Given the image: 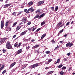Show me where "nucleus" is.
<instances>
[{
	"mask_svg": "<svg viewBox=\"0 0 75 75\" xmlns=\"http://www.w3.org/2000/svg\"><path fill=\"white\" fill-rule=\"evenodd\" d=\"M23 13V12L22 11H20L18 12V13L17 14V16H18V15H20L21 14Z\"/></svg>",
	"mask_w": 75,
	"mask_h": 75,
	"instance_id": "2f4dec72",
	"label": "nucleus"
},
{
	"mask_svg": "<svg viewBox=\"0 0 75 75\" xmlns=\"http://www.w3.org/2000/svg\"><path fill=\"white\" fill-rule=\"evenodd\" d=\"M27 32V30H25L23 32L21 33L20 35H24L26 34V33Z\"/></svg>",
	"mask_w": 75,
	"mask_h": 75,
	"instance_id": "f8f14e48",
	"label": "nucleus"
},
{
	"mask_svg": "<svg viewBox=\"0 0 75 75\" xmlns=\"http://www.w3.org/2000/svg\"><path fill=\"white\" fill-rule=\"evenodd\" d=\"M7 40V38H4L1 39L0 41V43H1V44H3Z\"/></svg>",
	"mask_w": 75,
	"mask_h": 75,
	"instance_id": "20e7f679",
	"label": "nucleus"
},
{
	"mask_svg": "<svg viewBox=\"0 0 75 75\" xmlns=\"http://www.w3.org/2000/svg\"><path fill=\"white\" fill-rule=\"evenodd\" d=\"M21 52H22V49H21L18 51H17L16 52V55H18V54H20V53H21Z\"/></svg>",
	"mask_w": 75,
	"mask_h": 75,
	"instance_id": "1a4fd4ad",
	"label": "nucleus"
},
{
	"mask_svg": "<svg viewBox=\"0 0 75 75\" xmlns=\"http://www.w3.org/2000/svg\"><path fill=\"white\" fill-rule=\"evenodd\" d=\"M62 24V22L60 21L57 24V27H60L61 25Z\"/></svg>",
	"mask_w": 75,
	"mask_h": 75,
	"instance_id": "f3484780",
	"label": "nucleus"
},
{
	"mask_svg": "<svg viewBox=\"0 0 75 75\" xmlns=\"http://www.w3.org/2000/svg\"><path fill=\"white\" fill-rule=\"evenodd\" d=\"M50 64V62L48 61L45 63V64Z\"/></svg>",
	"mask_w": 75,
	"mask_h": 75,
	"instance_id": "864d4df0",
	"label": "nucleus"
},
{
	"mask_svg": "<svg viewBox=\"0 0 75 75\" xmlns=\"http://www.w3.org/2000/svg\"><path fill=\"white\" fill-rule=\"evenodd\" d=\"M25 68V66H24L22 67V69H24V68Z\"/></svg>",
	"mask_w": 75,
	"mask_h": 75,
	"instance_id": "13d9d810",
	"label": "nucleus"
},
{
	"mask_svg": "<svg viewBox=\"0 0 75 75\" xmlns=\"http://www.w3.org/2000/svg\"><path fill=\"white\" fill-rule=\"evenodd\" d=\"M8 1V0H6L5 1V3H7Z\"/></svg>",
	"mask_w": 75,
	"mask_h": 75,
	"instance_id": "69168bd1",
	"label": "nucleus"
},
{
	"mask_svg": "<svg viewBox=\"0 0 75 75\" xmlns=\"http://www.w3.org/2000/svg\"><path fill=\"white\" fill-rule=\"evenodd\" d=\"M45 15V13H44L40 16H39V15H36L34 17V19H35V20H36V18H38L39 19H40V18H41L43 17H44Z\"/></svg>",
	"mask_w": 75,
	"mask_h": 75,
	"instance_id": "f03ea898",
	"label": "nucleus"
},
{
	"mask_svg": "<svg viewBox=\"0 0 75 75\" xmlns=\"http://www.w3.org/2000/svg\"><path fill=\"white\" fill-rule=\"evenodd\" d=\"M3 53H6V52H7V51L5 49H3L2 50Z\"/></svg>",
	"mask_w": 75,
	"mask_h": 75,
	"instance_id": "bb28decb",
	"label": "nucleus"
},
{
	"mask_svg": "<svg viewBox=\"0 0 75 75\" xmlns=\"http://www.w3.org/2000/svg\"><path fill=\"white\" fill-rule=\"evenodd\" d=\"M41 13V10L40 9H38L36 11V13H38V14H40Z\"/></svg>",
	"mask_w": 75,
	"mask_h": 75,
	"instance_id": "412c9836",
	"label": "nucleus"
},
{
	"mask_svg": "<svg viewBox=\"0 0 75 75\" xmlns=\"http://www.w3.org/2000/svg\"><path fill=\"white\" fill-rule=\"evenodd\" d=\"M29 68H30V69H33V66L32 65L30 66L29 67Z\"/></svg>",
	"mask_w": 75,
	"mask_h": 75,
	"instance_id": "a19ab883",
	"label": "nucleus"
},
{
	"mask_svg": "<svg viewBox=\"0 0 75 75\" xmlns=\"http://www.w3.org/2000/svg\"><path fill=\"white\" fill-rule=\"evenodd\" d=\"M75 73H73L72 74V75H75Z\"/></svg>",
	"mask_w": 75,
	"mask_h": 75,
	"instance_id": "774afa93",
	"label": "nucleus"
},
{
	"mask_svg": "<svg viewBox=\"0 0 75 75\" xmlns=\"http://www.w3.org/2000/svg\"><path fill=\"white\" fill-rule=\"evenodd\" d=\"M64 31V29H62V30H61L59 32V33L60 34H61L62 32H63Z\"/></svg>",
	"mask_w": 75,
	"mask_h": 75,
	"instance_id": "ea45409f",
	"label": "nucleus"
},
{
	"mask_svg": "<svg viewBox=\"0 0 75 75\" xmlns=\"http://www.w3.org/2000/svg\"><path fill=\"white\" fill-rule=\"evenodd\" d=\"M59 48V46H57L55 48V49L54 50L55 51V50H57Z\"/></svg>",
	"mask_w": 75,
	"mask_h": 75,
	"instance_id": "c756f323",
	"label": "nucleus"
},
{
	"mask_svg": "<svg viewBox=\"0 0 75 75\" xmlns=\"http://www.w3.org/2000/svg\"><path fill=\"white\" fill-rule=\"evenodd\" d=\"M4 68V65L3 64L2 65V67L0 68V72L1 70H3Z\"/></svg>",
	"mask_w": 75,
	"mask_h": 75,
	"instance_id": "dca6fc26",
	"label": "nucleus"
},
{
	"mask_svg": "<svg viewBox=\"0 0 75 75\" xmlns=\"http://www.w3.org/2000/svg\"><path fill=\"white\" fill-rule=\"evenodd\" d=\"M51 9L52 11H54V7H51Z\"/></svg>",
	"mask_w": 75,
	"mask_h": 75,
	"instance_id": "de8ad7c7",
	"label": "nucleus"
},
{
	"mask_svg": "<svg viewBox=\"0 0 75 75\" xmlns=\"http://www.w3.org/2000/svg\"><path fill=\"white\" fill-rule=\"evenodd\" d=\"M22 22L24 23H26L27 22H28V21L27 20V19H26L25 17H23L22 19Z\"/></svg>",
	"mask_w": 75,
	"mask_h": 75,
	"instance_id": "423d86ee",
	"label": "nucleus"
},
{
	"mask_svg": "<svg viewBox=\"0 0 75 75\" xmlns=\"http://www.w3.org/2000/svg\"><path fill=\"white\" fill-rule=\"evenodd\" d=\"M35 52L36 53V52H38V53H39V51L38 50H35Z\"/></svg>",
	"mask_w": 75,
	"mask_h": 75,
	"instance_id": "5fc2aeb1",
	"label": "nucleus"
},
{
	"mask_svg": "<svg viewBox=\"0 0 75 75\" xmlns=\"http://www.w3.org/2000/svg\"><path fill=\"white\" fill-rule=\"evenodd\" d=\"M71 55V53L69 52V53H67V55L68 57H69V55Z\"/></svg>",
	"mask_w": 75,
	"mask_h": 75,
	"instance_id": "3c124183",
	"label": "nucleus"
},
{
	"mask_svg": "<svg viewBox=\"0 0 75 75\" xmlns=\"http://www.w3.org/2000/svg\"><path fill=\"white\" fill-rule=\"evenodd\" d=\"M9 23V22H6V23H5L6 27H8V25Z\"/></svg>",
	"mask_w": 75,
	"mask_h": 75,
	"instance_id": "cd10ccee",
	"label": "nucleus"
},
{
	"mask_svg": "<svg viewBox=\"0 0 75 75\" xmlns=\"http://www.w3.org/2000/svg\"><path fill=\"white\" fill-rule=\"evenodd\" d=\"M35 29H36V28H34L33 29L32 31H34V30H35Z\"/></svg>",
	"mask_w": 75,
	"mask_h": 75,
	"instance_id": "680f3d73",
	"label": "nucleus"
},
{
	"mask_svg": "<svg viewBox=\"0 0 75 75\" xmlns=\"http://www.w3.org/2000/svg\"><path fill=\"white\" fill-rule=\"evenodd\" d=\"M19 64H22V63H23V62H22V61H21V60H20L19 61Z\"/></svg>",
	"mask_w": 75,
	"mask_h": 75,
	"instance_id": "49530a36",
	"label": "nucleus"
},
{
	"mask_svg": "<svg viewBox=\"0 0 75 75\" xmlns=\"http://www.w3.org/2000/svg\"><path fill=\"white\" fill-rule=\"evenodd\" d=\"M7 71V70L6 69L3 72H2V74H5L6 72V71Z\"/></svg>",
	"mask_w": 75,
	"mask_h": 75,
	"instance_id": "4c0bfd02",
	"label": "nucleus"
},
{
	"mask_svg": "<svg viewBox=\"0 0 75 75\" xmlns=\"http://www.w3.org/2000/svg\"><path fill=\"white\" fill-rule=\"evenodd\" d=\"M73 45V43L72 42H69L66 45V47H71Z\"/></svg>",
	"mask_w": 75,
	"mask_h": 75,
	"instance_id": "7ed1b4c3",
	"label": "nucleus"
},
{
	"mask_svg": "<svg viewBox=\"0 0 75 75\" xmlns=\"http://www.w3.org/2000/svg\"><path fill=\"white\" fill-rule=\"evenodd\" d=\"M23 24V22H21V23L19 24V25H21V24Z\"/></svg>",
	"mask_w": 75,
	"mask_h": 75,
	"instance_id": "e2e57ef3",
	"label": "nucleus"
},
{
	"mask_svg": "<svg viewBox=\"0 0 75 75\" xmlns=\"http://www.w3.org/2000/svg\"><path fill=\"white\" fill-rule=\"evenodd\" d=\"M63 60H64V62L67 61V58H64V59Z\"/></svg>",
	"mask_w": 75,
	"mask_h": 75,
	"instance_id": "09e8293b",
	"label": "nucleus"
},
{
	"mask_svg": "<svg viewBox=\"0 0 75 75\" xmlns=\"http://www.w3.org/2000/svg\"><path fill=\"white\" fill-rule=\"evenodd\" d=\"M62 66H63V65H62V64H61L60 65H59L58 66V67L59 68H61V67H62Z\"/></svg>",
	"mask_w": 75,
	"mask_h": 75,
	"instance_id": "a878e982",
	"label": "nucleus"
},
{
	"mask_svg": "<svg viewBox=\"0 0 75 75\" xmlns=\"http://www.w3.org/2000/svg\"><path fill=\"white\" fill-rule=\"evenodd\" d=\"M51 42H52V44H55V42L54 39H53Z\"/></svg>",
	"mask_w": 75,
	"mask_h": 75,
	"instance_id": "c9c22d12",
	"label": "nucleus"
},
{
	"mask_svg": "<svg viewBox=\"0 0 75 75\" xmlns=\"http://www.w3.org/2000/svg\"><path fill=\"white\" fill-rule=\"evenodd\" d=\"M32 30V28H29L28 29V30H29V31H31Z\"/></svg>",
	"mask_w": 75,
	"mask_h": 75,
	"instance_id": "6e6d98bb",
	"label": "nucleus"
},
{
	"mask_svg": "<svg viewBox=\"0 0 75 75\" xmlns=\"http://www.w3.org/2000/svg\"><path fill=\"white\" fill-rule=\"evenodd\" d=\"M27 9H25L24 10V11L25 12H26V11H27Z\"/></svg>",
	"mask_w": 75,
	"mask_h": 75,
	"instance_id": "0e129e2a",
	"label": "nucleus"
},
{
	"mask_svg": "<svg viewBox=\"0 0 75 75\" xmlns=\"http://www.w3.org/2000/svg\"><path fill=\"white\" fill-rule=\"evenodd\" d=\"M44 24H45V21H44L42 22L41 24V26H42V25Z\"/></svg>",
	"mask_w": 75,
	"mask_h": 75,
	"instance_id": "b1692460",
	"label": "nucleus"
},
{
	"mask_svg": "<svg viewBox=\"0 0 75 75\" xmlns=\"http://www.w3.org/2000/svg\"><path fill=\"white\" fill-rule=\"evenodd\" d=\"M39 46H40V45H35V46L33 47H32V48L33 49H34V48H38V47Z\"/></svg>",
	"mask_w": 75,
	"mask_h": 75,
	"instance_id": "a211bd4d",
	"label": "nucleus"
},
{
	"mask_svg": "<svg viewBox=\"0 0 75 75\" xmlns=\"http://www.w3.org/2000/svg\"><path fill=\"white\" fill-rule=\"evenodd\" d=\"M31 11V13H33L34 12V9L33 8V7H32L31 8H30L29 9L28 11Z\"/></svg>",
	"mask_w": 75,
	"mask_h": 75,
	"instance_id": "9b49d317",
	"label": "nucleus"
},
{
	"mask_svg": "<svg viewBox=\"0 0 75 75\" xmlns=\"http://www.w3.org/2000/svg\"><path fill=\"white\" fill-rule=\"evenodd\" d=\"M45 53L47 54H50V51H47L45 52Z\"/></svg>",
	"mask_w": 75,
	"mask_h": 75,
	"instance_id": "72a5a7b5",
	"label": "nucleus"
},
{
	"mask_svg": "<svg viewBox=\"0 0 75 75\" xmlns=\"http://www.w3.org/2000/svg\"><path fill=\"white\" fill-rule=\"evenodd\" d=\"M53 72H54V71H49L47 73V75H50L51 74H52Z\"/></svg>",
	"mask_w": 75,
	"mask_h": 75,
	"instance_id": "6ab92c4d",
	"label": "nucleus"
},
{
	"mask_svg": "<svg viewBox=\"0 0 75 75\" xmlns=\"http://www.w3.org/2000/svg\"><path fill=\"white\" fill-rule=\"evenodd\" d=\"M52 59H49L48 60V62H51V61H52Z\"/></svg>",
	"mask_w": 75,
	"mask_h": 75,
	"instance_id": "e433bc0d",
	"label": "nucleus"
},
{
	"mask_svg": "<svg viewBox=\"0 0 75 75\" xmlns=\"http://www.w3.org/2000/svg\"><path fill=\"white\" fill-rule=\"evenodd\" d=\"M6 31H10L11 30V28H10V27H8L7 26V27H5Z\"/></svg>",
	"mask_w": 75,
	"mask_h": 75,
	"instance_id": "6e6552de",
	"label": "nucleus"
},
{
	"mask_svg": "<svg viewBox=\"0 0 75 75\" xmlns=\"http://www.w3.org/2000/svg\"><path fill=\"white\" fill-rule=\"evenodd\" d=\"M40 30H41L40 28H39L37 30H36V31L37 32H38V31H40Z\"/></svg>",
	"mask_w": 75,
	"mask_h": 75,
	"instance_id": "8fccbe9b",
	"label": "nucleus"
},
{
	"mask_svg": "<svg viewBox=\"0 0 75 75\" xmlns=\"http://www.w3.org/2000/svg\"><path fill=\"white\" fill-rule=\"evenodd\" d=\"M37 66H38V63H36L32 65V67H33V68H36V67H37Z\"/></svg>",
	"mask_w": 75,
	"mask_h": 75,
	"instance_id": "9d476101",
	"label": "nucleus"
},
{
	"mask_svg": "<svg viewBox=\"0 0 75 75\" xmlns=\"http://www.w3.org/2000/svg\"><path fill=\"white\" fill-rule=\"evenodd\" d=\"M67 69V67H63L62 68V69L64 70V69Z\"/></svg>",
	"mask_w": 75,
	"mask_h": 75,
	"instance_id": "f704fd0d",
	"label": "nucleus"
},
{
	"mask_svg": "<svg viewBox=\"0 0 75 75\" xmlns=\"http://www.w3.org/2000/svg\"><path fill=\"white\" fill-rule=\"evenodd\" d=\"M69 23H70V22H69L68 23H67L66 24V26H68V25L69 24Z\"/></svg>",
	"mask_w": 75,
	"mask_h": 75,
	"instance_id": "37998d69",
	"label": "nucleus"
},
{
	"mask_svg": "<svg viewBox=\"0 0 75 75\" xmlns=\"http://www.w3.org/2000/svg\"><path fill=\"white\" fill-rule=\"evenodd\" d=\"M60 60H61V59H58L57 60L56 62L55 63V64H58V63H59V62H60Z\"/></svg>",
	"mask_w": 75,
	"mask_h": 75,
	"instance_id": "393cba45",
	"label": "nucleus"
},
{
	"mask_svg": "<svg viewBox=\"0 0 75 75\" xmlns=\"http://www.w3.org/2000/svg\"><path fill=\"white\" fill-rule=\"evenodd\" d=\"M21 42L19 43L18 45L17 46V48H19L21 46Z\"/></svg>",
	"mask_w": 75,
	"mask_h": 75,
	"instance_id": "7c9ffc66",
	"label": "nucleus"
},
{
	"mask_svg": "<svg viewBox=\"0 0 75 75\" xmlns=\"http://www.w3.org/2000/svg\"><path fill=\"white\" fill-rule=\"evenodd\" d=\"M46 35V34H44L43 35H42V37L41 38V39L42 40V39H43L45 37Z\"/></svg>",
	"mask_w": 75,
	"mask_h": 75,
	"instance_id": "4be33fe9",
	"label": "nucleus"
},
{
	"mask_svg": "<svg viewBox=\"0 0 75 75\" xmlns=\"http://www.w3.org/2000/svg\"><path fill=\"white\" fill-rule=\"evenodd\" d=\"M44 3V1H41L39 2L38 3H37V5L38 6H39V5H41V4H42Z\"/></svg>",
	"mask_w": 75,
	"mask_h": 75,
	"instance_id": "0eeeda50",
	"label": "nucleus"
},
{
	"mask_svg": "<svg viewBox=\"0 0 75 75\" xmlns=\"http://www.w3.org/2000/svg\"><path fill=\"white\" fill-rule=\"evenodd\" d=\"M63 26V25H61V26H60L59 28H58V29H59L60 27H62V26Z\"/></svg>",
	"mask_w": 75,
	"mask_h": 75,
	"instance_id": "4d7b16f0",
	"label": "nucleus"
},
{
	"mask_svg": "<svg viewBox=\"0 0 75 75\" xmlns=\"http://www.w3.org/2000/svg\"><path fill=\"white\" fill-rule=\"evenodd\" d=\"M17 22H15L13 24V26H12L13 27H15L16 25L17 24Z\"/></svg>",
	"mask_w": 75,
	"mask_h": 75,
	"instance_id": "c85d7f7f",
	"label": "nucleus"
},
{
	"mask_svg": "<svg viewBox=\"0 0 75 75\" xmlns=\"http://www.w3.org/2000/svg\"><path fill=\"white\" fill-rule=\"evenodd\" d=\"M16 14H17V12H14L13 13H12V16H16Z\"/></svg>",
	"mask_w": 75,
	"mask_h": 75,
	"instance_id": "5701e85b",
	"label": "nucleus"
},
{
	"mask_svg": "<svg viewBox=\"0 0 75 75\" xmlns=\"http://www.w3.org/2000/svg\"><path fill=\"white\" fill-rule=\"evenodd\" d=\"M16 35H15L13 36V38H15L16 37Z\"/></svg>",
	"mask_w": 75,
	"mask_h": 75,
	"instance_id": "052dcab7",
	"label": "nucleus"
},
{
	"mask_svg": "<svg viewBox=\"0 0 75 75\" xmlns=\"http://www.w3.org/2000/svg\"><path fill=\"white\" fill-rule=\"evenodd\" d=\"M12 45L10 44V42L9 41H7L6 44V48L7 49H12Z\"/></svg>",
	"mask_w": 75,
	"mask_h": 75,
	"instance_id": "f257e3e1",
	"label": "nucleus"
},
{
	"mask_svg": "<svg viewBox=\"0 0 75 75\" xmlns=\"http://www.w3.org/2000/svg\"><path fill=\"white\" fill-rule=\"evenodd\" d=\"M20 28H21V26L20 25L18 26L16 28V31H18V30H20Z\"/></svg>",
	"mask_w": 75,
	"mask_h": 75,
	"instance_id": "aec40b11",
	"label": "nucleus"
},
{
	"mask_svg": "<svg viewBox=\"0 0 75 75\" xmlns=\"http://www.w3.org/2000/svg\"><path fill=\"white\" fill-rule=\"evenodd\" d=\"M31 24V21H30L27 24V25H30V24Z\"/></svg>",
	"mask_w": 75,
	"mask_h": 75,
	"instance_id": "79ce46f5",
	"label": "nucleus"
},
{
	"mask_svg": "<svg viewBox=\"0 0 75 75\" xmlns=\"http://www.w3.org/2000/svg\"><path fill=\"white\" fill-rule=\"evenodd\" d=\"M33 4H34L33 2V1H30L28 3V6H32Z\"/></svg>",
	"mask_w": 75,
	"mask_h": 75,
	"instance_id": "4468645a",
	"label": "nucleus"
},
{
	"mask_svg": "<svg viewBox=\"0 0 75 75\" xmlns=\"http://www.w3.org/2000/svg\"><path fill=\"white\" fill-rule=\"evenodd\" d=\"M49 69V67H46L45 68V69Z\"/></svg>",
	"mask_w": 75,
	"mask_h": 75,
	"instance_id": "bf43d9fd",
	"label": "nucleus"
},
{
	"mask_svg": "<svg viewBox=\"0 0 75 75\" xmlns=\"http://www.w3.org/2000/svg\"><path fill=\"white\" fill-rule=\"evenodd\" d=\"M11 5V4H6L4 5V8H7V7H8V6H10Z\"/></svg>",
	"mask_w": 75,
	"mask_h": 75,
	"instance_id": "2eb2a0df",
	"label": "nucleus"
},
{
	"mask_svg": "<svg viewBox=\"0 0 75 75\" xmlns=\"http://www.w3.org/2000/svg\"><path fill=\"white\" fill-rule=\"evenodd\" d=\"M55 11H57L58 9V6H56L55 8Z\"/></svg>",
	"mask_w": 75,
	"mask_h": 75,
	"instance_id": "58836bf2",
	"label": "nucleus"
},
{
	"mask_svg": "<svg viewBox=\"0 0 75 75\" xmlns=\"http://www.w3.org/2000/svg\"><path fill=\"white\" fill-rule=\"evenodd\" d=\"M60 75H62L63 74H64V72L62 71H61L60 72Z\"/></svg>",
	"mask_w": 75,
	"mask_h": 75,
	"instance_id": "c03bdc74",
	"label": "nucleus"
},
{
	"mask_svg": "<svg viewBox=\"0 0 75 75\" xmlns=\"http://www.w3.org/2000/svg\"><path fill=\"white\" fill-rule=\"evenodd\" d=\"M71 67H69L68 71H71Z\"/></svg>",
	"mask_w": 75,
	"mask_h": 75,
	"instance_id": "a18cd8bd",
	"label": "nucleus"
},
{
	"mask_svg": "<svg viewBox=\"0 0 75 75\" xmlns=\"http://www.w3.org/2000/svg\"><path fill=\"white\" fill-rule=\"evenodd\" d=\"M16 65V62H14L12 64H11L10 66L9 67V69H10L12 67H13V66H14V65Z\"/></svg>",
	"mask_w": 75,
	"mask_h": 75,
	"instance_id": "ddd939ff",
	"label": "nucleus"
},
{
	"mask_svg": "<svg viewBox=\"0 0 75 75\" xmlns=\"http://www.w3.org/2000/svg\"><path fill=\"white\" fill-rule=\"evenodd\" d=\"M18 45V43L16 42L15 43V45H14V46L15 47H17V46Z\"/></svg>",
	"mask_w": 75,
	"mask_h": 75,
	"instance_id": "473e14b6",
	"label": "nucleus"
},
{
	"mask_svg": "<svg viewBox=\"0 0 75 75\" xmlns=\"http://www.w3.org/2000/svg\"><path fill=\"white\" fill-rule=\"evenodd\" d=\"M74 21H72L71 23V24H74Z\"/></svg>",
	"mask_w": 75,
	"mask_h": 75,
	"instance_id": "338daca9",
	"label": "nucleus"
},
{
	"mask_svg": "<svg viewBox=\"0 0 75 75\" xmlns=\"http://www.w3.org/2000/svg\"><path fill=\"white\" fill-rule=\"evenodd\" d=\"M1 29H3V28L4 27V21L2 20L1 22Z\"/></svg>",
	"mask_w": 75,
	"mask_h": 75,
	"instance_id": "39448f33",
	"label": "nucleus"
},
{
	"mask_svg": "<svg viewBox=\"0 0 75 75\" xmlns=\"http://www.w3.org/2000/svg\"><path fill=\"white\" fill-rule=\"evenodd\" d=\"M35 41V40H34V39H32L31 40V42H34V41Z\"/></svg>",
	"mask_w": 75,
	"mask_h": 75,
	"instance_id": "603ef678",
	"label": "nucleus"
}]
</instances>
